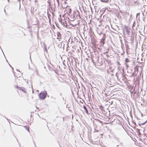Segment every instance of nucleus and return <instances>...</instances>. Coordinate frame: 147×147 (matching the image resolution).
I'll list each match as a JSON object with an SVG mask.
<instances>
[{
	"label": "nucleus",
	"mask_w": 147,
	"mask_h": 147,
	"mask_svg": "<svg viewBox=\"0 0 147 147\" xmlns=\"http://www.w3.org/2000/svg\"><path fill=\"white\" fill-rule=\"evenodd\" d=\"M24 127L28 132H29L30 131L29 129V127L27 126H24Z\"/></svg>",
	"instance_id": "7"
},
{
	"label": "nucleus",
	"mask_w": 147,
	"mask_h": 147,
	"mask_svg": "<svg viewBox=\"0 0 147 147\" xmlns=\"http://www.w3.org/2000/svg\"><path fill=\"white\" fill-rule=\"evenodd\" d=\"M147 122V120L146 121V122Z\"/></svg>",
	"instance_id": "13"
},
{
	"label": "nucleus",
	"mask_w": 147,
	"mask_h": 147,
	"mask_svg": "<svg viewBox=\"0 0 147 147\" xmlns=\"http://www.w3.org/2000/svg\"><path fill=\"white\" fill-rule=\"evenodd\" d=\"M47 93L46 92H41L39 94V97L41 99H44L47 96Z\"/></svg>",
	"instance_id": "1"
},
{
	"label": "nucleus",
	"mask_w": 147,
	"mask_h": 147,
	"mask_svg": "<svg viewBox=\"0 0 147 147\" xmlns=\"http://www.w3.org/2000/svg\"><path fill=\"white\" fill-rule=\"evenodd\" d=\"M129 61V59L128 58H126L125 59V62L127 63Z\"/></svg>",
	"instance_id": "11"
},
{
	"label": "nucleus",
	"mask_w": 147,
	"mask_h": 147,
	"mask_svg": "<svg viewBox=\"0 0 147 147\" xmlns=\"http://www.w3.org/2000/svg\"><path fill=\"white\" fill-rule=\"evenodd\" d=\"M66 11H67L66 13L68 15H69V14L71 13V9L69 7H68L67 8Z\"/></svg>",
	"instance_id": "4"
},
{
	"label": "nucleus",
	"mask_w": 147,
	"mask_h": 147,
	"mask_svg": "<svg viewBox=\"0 0 147 147\" xmlns=\"http://www.w3.org/2000/svg\"><path fill=\"white\" fill-rule=\"evenodd\" d=\"M56 34L57 36V38L59 39V40H60V39H61V34L59 32H57L56 33Z\"/></svg>",
	"instance_id": "3"
},
{
	"label": "nucleus",
	"mask_w": 147,
	"mask_h": 147,
	"mask_svg": "<svg viewBox=\"0 0 147 147\" xmlns=\"http://www.w3.org/2000/svg\"><path fill=\"white\" fill-rule=\"evenodd\" d=\"M16 88L18 89L21 90L23 92H24L25 93H26V91H25V89H24V90H23L22 89H21L20 87H19L17 85H16L15 86Z\"/></svg>",
	"instance_id": "5"
},
{
	"label": "nucleus",
	"mask_w": 147,
	"mask_h": 147,
	"mask_svg": "<svg viewBox=\"0 0 147 147\" xmlns=\"http://www.w3.org/2000/svg\"><path fill=\"white\" fill-rule=\"evenodd\" d=\"M145 104L146 106H147V100L146 101Z\"/></svg>",
	"instance_id": "12"
},
{
	"label": "nucleus",
	"mask_w": 147,
	"mask_h": 147,
	"mask_svg": "<svg viewBox=\"0 0 147 147\" xmlns=\"http://www.w3.org/2000/svg\"><path fill=\"white\" fill-rule=\"evenodd\" d=\"M83 108L85 110V112L87 114H89L87 108H86V107L85 106H84L83 107Z\"/></svg>",
	"instance_id": "6"
},
{
	"label": "nucleus",
	"mask_w": 147,
	"mask_h": 147,
	"mask_svg": "<svg viewBox=\"0 0 147 147\" xmlns=\"http://www.w3.org/2000/svg\"><path fill=\"white\" fill-rule=\"evenodd\" d=\"M105 40V39L104 38H103L101 40V42L102 43H103V44H104V41Z\"/></svg>",
	"instance_id": "8"
},
{
	"label": "nucleus",
	"mask_w": 147,
	"mask_h": 147,
	"mask_svg": "<svg viewBox=\"0 0 147 147\" xmlns=\"http://www.w3.org/2000/svg\"><path fill=\"white\" fill-rule=\"evenodd\" d=\"M109 0H100V1L103 2H107Z\"/></svg>",
	"instance_id": "9"
},
{
	"label": "nucleus",
	"mask_w": 147,
	"mask_h": 147,
	"mask_svg": "<svg viewBox=\"0 0 147 147\" xmlns=\"http://www.w3.org/2000/svg\"><path fill=\"white\" fill-rule=\"evenodd\" d=\"M125 28L127 32L129 34V31H128L127 30V28H128L127 26H125Z\"/></svg>",
	"instance_id": "10"
},
{
	"label": "nucleus",
	"mask_w": 147,
	"mask_h": 147,
	"mask_svg": "<svg viewBox=\"0 0 147 147\" xmlns=\"http://www.w3.org/2000/svg\"><path fill=\"white\" fill-rule=\"evenodd\" d=\"M22 74L21 72L17 71L15 73L14 76L17 78H20L22 76Z\"/></svg>",
	"instance_id": "2"
}]
</instances>
